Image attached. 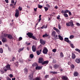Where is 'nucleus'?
<instances>
[{"instance_id":"nucleus-49","label":"nucleus","mask_w":80,"mask_h":80,"mask_svg":"<svg viewBox=\"0 0 80 80\" xmlns=\"http://www.w3.org/2000/svg\"><path fill=\"white\" fill-rule=\"evenodd\" d=\"M30 58H33V55L31 54L30 55Z\"/></svg>"},{"instance_id":"nucleus-42","label":"nucleus","mask_w":80,"mask_h":80,"mask_svg":"<svg viewBox=\"0 0 80 80\" xmlns=\"http://www.w3.org/2000/svg\"><path fill=\"white\" fill-rule=\"evenodd\" d=\"M36 38V37L35 36H33V35L32 36V39H34V40H36V39L35 38Z\"/></svg>"},{"instance_id":"nucleus-59","label":"nucleus","mask_w":80,"mask_h":80,"mask_svg":"<svg viewBox=\"0 0 80 80\" xmlns=\"http://www.w3.org/2000/svg\"><path fill=\"white\" fill-rule=\"evenodd\" d=\"M5 2L7 3H8V0H5Z\"/></svg>"},{"instance_id":"nucleus-41","label":"nucleus","mask_w":80,"mask_h":80,"mask_svg":"<svg viewBox=\"0 0 80 80\" xmlns=\"http://www.w3.org/2000/svg\"><path fill=\"white\" fill-rule=\"evenodd\" d=\"M49 75H46L45 76V78H49Z\"/></svg>"},{"instance_id":"nucleus-60","label":"nucleus","mask_w":80,"mask_h":80,"mask_svg":"<svg viewBox=\"0 0 80 80\" xmlns=\"http://www.w3.org/2000/svg\"><path fill=\"white\" fill-rule=\"evenodd\" d=\"M60 15L59 16H58L57 17V18L58 19V20H60Z\"/></svg>"},{"instance_id":"nucleus-57","label":"nucleus","mask_w":80,"mask_h":80,"mask_svg":"<svg viewBox=\"0 0 80 80\" xmlns=\"http://www.w3.org/2000/svg\"><path fill=\"white\" fill-rule=\"evenodd\" d=\"M14 0H12L11 1L12 3V4H13L14 3Z\"/></svg>"},{"instance_id":"nucleus-21","label":"nucleus","mask_w":80,"mask_h":80,"mask_svg":"<svg viewBox=\"0 0 80 80\" xmlns=\"http://www.w3.org/2000/svg\"><path fill=\"white\" fill-rule=\"evenodd\" d=\"M24 72L25 74H27L28 73V69L27 68L24 69Z\"/></svg>"},{"instance_id":"nucleus-6","label":"nucleus","mask_w":80,"mask_h":80,"mask_svg":"<svg viewBox=\"0 0 80 80\" xmlns=\"http://www.w3.org/2000/svg\"><path fill=\"white\" fill-rule=\"evenodd\" d=\"M33 74H34V72H32L30 73V74L29 76V77L31 80H32L33 78Z\"/></svg>"},{"instance_id":"nucleus-25","label":"nucleus","mask_w":80,"mask_h":80,"mask_svg":"<svg viewBox=\"0 0 80 80\" xmlns=\"http://www.w3.org/2000/svg\"><path fill=\"white\" fill-rule=\"evenodd\" d=\"M60 56L61 57L63 58V57H64V55H63V53L62 52H61L60 53Z\"/></svg>"},{"instance_id":"nucleus-46","label":"nucleus","mask_w":80,"mask_h":80,"mask_svg":"<svg viewBox=\"0 0 80 80\" xmlns=\"http://www.w3.org/2000/svg\"><path fill=\"white\" fill-rule=\"evenodd\" d=\"M69 12H70V11H69L68 10H65V13H68Z\"/></svg>"},{"instance_id":"nucleus-61","label":"nucleus","mask_w":80,"mask_h":80,"mask_svg":"<svg viewBox=\"0 0 80 80\" xmlns=\"http://www.w3.org/2000/svg\"><path fill=\"white\" fill-rule=\"evenodd\" d=\"M27 49L28 50V51H29V50H30V48H29V47H27Z\"/></svg>"},{"instance_id":"nucleus-52","label":"nucleus","mask_w":80,"mask_h":80,"mask_svg":"<svg viewBox=\"0 0 80 80\" xmlns=\"http://www.w3.org/2000/svg\"><path fill=\"white\" fill-rule=\"evenodd\" d=\"M76 24L77 25V26H80V23H79L78 22H77Z\"/></svg>"},{"instance_id":"nucleus-64","label":"nucleus","mask_w":80,"mask_h":80,"mask_svg":"<svg viewBox=\"0 0 80 80\" xmlns=\"http://www.w3.org/2000/svg\"><path fill=\"white\" fill-rule=\"evenodd\" d=\"M7 80H11V79L10 78H7Z\"/></svg>"},{"instance_id":"nucleus-14","label":"nucleus","mask_w":80,"mask_h":80,"mask_svg":"<svg viewBox=\"0 0 80 80\" xmlns=\"http://www.w3.org/2000/svg\"><path fill=\"white\" fill-rule=\"evenodd\" d=\"M43 66H37L36 68V70H41Z\"/></svg>"},{"instance_id":"nucleus-37","label":"nucleus","mask_w":80,"mask_h":80,"mask_svg":"<svg viewBox=\"0 0 80 80\" xmlns=\"http://www.w3.org/2000/svg\"><path fill=\"white\" fill-rule=\"evenodd\" d=\"M64 16L65 17H68V15L67 13L64 14Z\"/></svg>"},{"instance_id":"nucleus-48","label":"nucleus","mask_w":80,"mask_h":80,"mask_svg":"<svg viewBox=\"0 0 80 80\" xmlns=\"http://www.w3.org/2000/svg\"><path fill=\"white\" fill-rule=\"evenodd\" d=\"M54 37H55L56 39H58V38L57 37V35H56V36H54Z\"/></svg>"},{"instance_id":"nucleus-54","label":"nucleus","mask_w":80,"mask_h":80,"mask_svg":"<svg viewBox=\"0 0 80 80\" xmlns=\"http://www.w3.org/2000/svg\"><path fill=\"white\" fill-rule=\"evenodd\" d=\"M8 50L9 52H11V48H9V47H8Z\"/></svg>"},{"instance_id":"nucleus-34","label":"nucleus","mask_w":80,"mask_h":80,"mask_svg":"<svg viewBox=\"0 0 80 80\" xmlns=\"http://www.w3.org/2000/svg\"><path fill=\"white\" fill-rule=\"evenodd\" d=\"M18 9H19V11H22V8L20 6H19Z\"/></svg>"},{"instance_id":"nucleus-3","label":"nucleus","mask_w":80,"mask_h":80,"mask_svg":"<svg viewBox=\"0 0 80 80\" xmlns=\"http://www.w3.org/2000/svg\"><path fill=\"white\" fill-rule=\"evenodd\" d=\"M6 68L4 69L5 72H7V70H11V68H10V65L9 64H8L5 66Z\"/></svg>"},{"instance_id":"nucleus-36","label":"nucleus","mask_w":80,"mask_h":80,"mask_svg":"<svg viewBox=\"0 0 80 80\" xmlns=\"http://www.w3.org/2000/svg\"><path fill=\"white\" fill-rule=\"evenodd\" d=\"M46 7H47L48 8H50V6L48 4H47L46 5Z\"/></svg>"},{"instance_id":"nucleus-47","label":"nucleus","mask_w":80,"mask_h":80,"mask_svg":"<svg viewBox=\"0 0 80 80\" xmlns=\"http://www.w3.org/2000/svg\"><path fill=\"white\" fill-rule=\"evenodd\" d=\"M52 52H54V53H55L56 52V49H54L52 50Z\"/></svg>"},{"instance_id":"nucleus-28","label":"nucleus","mask_w":80,"mask_h":80,"mask_svg":"<svg viewBox=\"0 0 80 80\" xmlns=\"http://www.w3.org/2000/svg\"><path fill=\"white\" fill-rule=\"evenodd\" d=\"M38 8H42L43 7V6L40 4H38Z\"/></svg>"},{"instance_id":"nucleus-7","label":"nucleus","mask_w":80,"mask_h":80,"mask_svg":"<svg viewBox=\"0 0 80 80\" xmlns=\"http://www.w3.org/2000/svg\"><path fill=\"white\" fill-rule=\"evenodd\" d=\"M19 15V11H18L17 9H16V13L15 14V17H18Z\"/></svg>"},{"instance_id":"nucleus-2","label":"nucleus","mask_w":80,"mask_h":80,"mask_svg":"<svg viewBox=\"0 0 80 80\" xmlns=\"http://www.w3.org/2000/svg\"><path fill=\"white\" fill-rule=\"evenodd\" d=\"M66 25L67 27H70V26H71V27H73L74 24H73V21L72 20L71 21V22H67L66 23Z\"/></svg>"},{"instance_id":"nucleus-23","label":"nucleus","mask_w":80,"mask_h":80,"mask_svg":"<svg viewBox=\"0 0 80 80\" xmlns=\"http://www.w3.org/2000/svg\"><path fill=\"white\" fill-rule=\"evenodd\" d=\"M74 76H75L76 77H77V76H78V72H75L74 73Z\"/></svg>"},{"instance_id":"nucleus-45","label":"nucleus","mask_w":80,"mask_h":80,"mask_svg":"<svg viewBox=\"0 0 80 80\" xmlns=\"http://www.w3.org/2000/svg\"><path fill=\"white\" fill-rule=\"evenodd\" d=\"M71 68H72L73 69L75 68V66L73 65L72 64L71 66Z\"/></svg>"},{"instance_id":"nucleus-63","label":"nucleus","mask_w":80,"mask_h":80,"mask_svg":"<svg viewBox=\"0 0 80 80\" xmlns=\"http://www.w3.org/2000/svg\"><path fill=\"white\" fill-rule=\"evenodd\" d=\"M21 51H22V50L20 49H19L18 50V52H21Z\"/></svg>"},{"instance_id":"nucleus-38","label":"nucleus","mask_w":80,"mask_h":80,"mask_svg":"<svg viewBox=\"0 0 80 80\" xmlns=\"http://www.w3.org/2000/svg\"><path fill=\"white\" fill-rule=\"evenodd\" d=\"M61 13H65V10H62L61 11Z\"/></svg>"},{"instance_id":"nucleus-11","label":"nucleus","mask_w":80,"mask_h":80,"mask_svg":"<svg viewBox=\"0 0 80 80\" xmlns=\"http://www.w3.org/2000/svg\"><path fill=\"white\" fill-rule=\"evenodd\" d=\"M60 65L58 64H55L53 66V67L55 69H57L58 68H59Z\"/></svg>"},{"instance_id":"nucleus-9","label":"nucleus","mask_w":80,"mask_h":80,"mask_svg":"<svg viewBox=\"0 0 80 80\" xmlns=\"http://www.w3.org/2000/svg\"><path fill=\"white\" fill-rule=\"evenodd\" d=\"M40 42L41 44L43 45L45 44V41L43 39H41L40 40Z\"/></svg>"},{"instance_id":"nucleus-35","label":"nucleus","mask_w":80,"mask_h":80,"mask_svg":"<svg viewBox=\"0 0 80 80\" xmlns=\"http://www.w3.org/2000/svg\"><path fill=\"white\" fill-rule=\"evenodd\" d=\"M75 50H76V51H77V52H79V53H80V49H79L78 48H76V49H75Z\"/></svg>"},{"instance_id":"nucleus-26","label":"nucleus","mask_w":80,"mask_h":80,"mask_svg":"<svg viewBox=\"0 0 80 80\" xmlns=\"http://www.w3.org/2000/svg\"><path fill=\"white\" fill-rule=\"evenodd\" d=\"M41 17H42V15H40L39 16V19H38V22H40V20H42V18H41Z\"/></svg>"},{"instance_id":"nucleus-8","label":"nucleus","mask_w":80,"mask_h":80,"mask_svg":"<svg viewBox=\"0 0 80 80\" xmlns=\"http://www.w3.org/2000/svg\"><path fill=\"white\" fill-rule=\"evenodd\" d=\"M62 80H68V77H67L66 76H62Z\"/></svg>"},{"instance_id":"nucleus-53","label":"nucleus","mask_w":80,"mask_h":80,"mask_svg":"<svg viewBox=\"0 0 80 80\" xmlns=\"http://www.w3.org/2000/svg\"><path fill=\"white\" fill-rule=\"evenodd\" d=\"M34 12H37V8H34Z\"/></svg>"},{"instance_id":"nucleus-5","label":"nucleus","mask_w":80,"mask_h":80,"mask_svg":"<svg viewBox=\"0 0 80 80\" xmlns=\"http://www.w3.org/2000/svg\"><path fill=\"white\" fill-rule=\"evenodd\" d=\"M48 49L47 48L44 47V49H43L42 52L44 54H47V52H48Z\"/></svg>"},{"instance_id":"nucleus-12","label":"nucleus","mask_w":80,"mask_h":80,"mask_svg":"<svg viewBox=\"0 0 80 80\" xmlns=\"http://www.w3.org/2000/svg\"><path fill=\"white\" fill-rule=\"evenodd\" d=\"M32 49L33 52H35L36 51V47L35 46L33 45L32 47Z\"/></svg>"},{"instance_id":"nucleus-51","label":"nucleus","mask_w":80,"mask_h":80,"mask_svg":"<svg viewBox=\"0 0 80 80\" xmlns=\"http://www.w3.org/2000/svg\"><path fill=\"white\" fill-rule=\"evenodd\" d=\"M58 27H59V29L60 30V29H61V26H60V25L58 24Z\"/></svg>"},{"instance_id":"nucleus-24","label":"nucleus","mask_w":80,"mask_h":80,"mask_svg":"<svg viewBox=\"0 0 80 80\" xmlns=\"http://www.w3.org/2000/svg\"><path fill=\"white\" fill-rule=\"evenodd\" d=\"M50 73H52V74L55 75V74H57V72H56L51 71L50 72Z\"/></svg>"},{"instance_id":"nucleus-32","label":"nucleus","mask_w":80,"mask_h":80,"mask_svg":"<svg viewBox=\"0 0 80 80\" xmlns=\"http://www.w3.org/2000/svg\"><path fill=\"white\" fill-rule=\"evenodd\" d=\"M8 34L7 33H4L3 34V36L4 37H8Z\"/></svg>"},{"instance_id":"nucleus-40","label":"nucleus","mask_w":80,"mask_h":80,"mask_svg":"<svg viewBox=\"0 0 80 80\" xmlns=\"http://www.w3.org/2000/svg\"><path fill=\"white\" fill-rule=\"evenodd\" d=\"M52 62L53 63H55L57 62V61L55 59H54L52 61Z\"/></svg>"},{"instance_id":"nucleus-29","label":"nucleus","mask_w":80,"mask_h":80,"mask_svg":"<svg viewBox=\"0 0 80 80\" xmlns=\"http://www.w3.org/2000/svg\"><path fill=\"white\" fill-rule=\"evenodd\" d=\"M44 8L45 10V12H47L48 10V8L47 7H45Z\"/></svg>"},{"instance_id":"nucleus-15","label":"nucleus","mask_w":80,"mask_h":80,"mask_svg":"<svg viewBox=\"0 0 80 80\" xmlns=\"http://www.w3.org/2000/svg\"><path fill=\"white\" fill-rule=\"evenodd\" d=\"M75 62L77 63H80V58L79 59H76L75 60Z\"/></svg>"},{"instance_id":"nucleus-58","label":"nucleus","mask_w":80,"mask_h":80,"mask_svg":"<svg viewBox=\"0 0 80 80\" xmlns=\"http://www.w3.org/2000/svg\"><path fill=\"white\" fill-rule=\"evenodd\" d=\"M68 13L69 16H70V15H72V13H71V12L69 11Z\"/></svg>"},{"instance_id":"nucleus-55","label":"nucleus","mask_w":80,"mask_h":80,"mask_svg":"<svg viewBox=\"0 0 80 80\" xmlns=\"http://www.w3.org/2000/svg\"><path fill=\"white\" fill-rule=\"evenodd\" d=\"M35 80H40V79L38 78H35Z\"/></svg>"},{"instance_id":"nucleus-1","label":"nucleus","mask_w":80,"mask_h":80,"mask_svg":"<svg viewBox=\"0 0 80 80\" xmlns=\"http://www.w3.org/2000/svg\"><path fill=\"white\" fill-rule=\"evenodd\" d=\"M44 61V59L42 58H39L38 59L39 63H42V65L46 64L47 65L48 63V61Z\"/></svg>"},{"instance_id":"nucleus-44","label":"nucleus","mask_w":80,"mask_h":80,"mask_svg":"<svg viewBox=\"0 0 80 80\" xmlns=\"http://www.w3.org/2000/svg\"><path fill=\"white\" fill-rule=\"evenodd\" d=\"M41 28L42 29H43V28H46L45 27V26L43 25L42 27H41Z\"/></svg>"},{"instance_id":"nucleus-18","label":"nucleus","mask_w":80,"mask_h":80,"mask_svg":"<svg viewBox=\"0 0 80 80\" xmlns=\"http://www.w3.org/2000/svg\"><path fill=\"white\" fill-rule=\"evenodd\" d=\"M48 34H47V33H46L45 34H44L42 35V37L43 38H45V37H48Z\"/></svg>"},{"instance_id":"nucleus-16","label":"nucleus","mask_w":80,"mask_h":80,"mask_svg":"<svg viewBox=\"0 0 80 80\" xmlns=\"http://www.w3.org/2000/svg\"><path fill=\"white\" fill-rule=\"evenodd\" d=\"M7 37L9 39H12L13 38V37L11 34H8Z\"/></svg>"},{"instance_id":"nucleus-13","label":"nucleus","mask_w":80,"mask_h":80,"mask_svg":"<svg viewBox=\"0 0 80 80\" xmlns=\"http://www.w3.org/2000/svg\"><path fill=\"white\" fill-rule=\"evenodd\" d=\"M64 40L65 42H66L67 43H69L70 42V40L68 39V38H64Z\"/></svg>"},{"instance_id":"nucleus-50","label":"nucleus","mask_w":80,"mask_h":80,"mask_svg":"<svg viewBox=\"0 0 80 80\" xmlns=\"http://www.w3.org/2000/svg\"><path fill=\"white\" fill-rule=\"evenodd\" d=\"M9 77H10V78H12V77H13V75L12 74H10L9 75Z\"/></svg>"},{"instance_id":"nucleus-22","label":"nucleus","mask_w":80,"mask_h":80,"mask_svg":"<svg viewBox=\"0 0 80 80\" xmlns=\"http://www.w3.org/2000/svg\"><path fill=\"white\" fill-rule=\"evenodd\" d=\"M58 36V38L60 39V40H63V38L61 36V35H59Z\"/></svg>"},{"instance_id":"nucleus-33","label":"nucleus","mask_w":80,"mask_h":80,"mask_svg":"<svg viewBox=\"0 0 80 80\" xmlns=\"http://www.w3.org/2000/svg\"><path fill=\"white\" fill-rule=\"evenodd\" d=\"M3 52V49H2V48H0V52L1 53H2Z\"/></svg>"},{"instance_id":"nucleus-10","label":"nucleus","mask_w":80,"mask_h":80,"mask_svg":"<svg viewBox=\"0 0 80 80\" xmlns=\"http://www.w3.org/2000/svg\"><path fill=\"white\" fill-rule=\"evenodd\" d=\"M41 52H42L41 49L37 51H36V53L37 55H39L40 54H41Z\"/></svg>"},{"instance_id":"nucleus-19","label":"nucleus","mask_w":80,"mask_h":80,"mask_svg":"<svg viewBox=\"0 0 80 80\" xmlns=\"http://www.w3.org/2000/svg\"><path fill=\"white\" fill-rule=\"evenodd\" d=\"M2 42L3 43H4L5 42H7V40L6 38H3L2 39Z\"/></svg>"},{"instance_id":"nucleus-17","label":"nucleus","mask_w":80,"mask_h":80,"mask_svg":"<svg viewBox=\"0 0 80 80\" xmlns=\"http://www.w3.org/2000/svg\"><path fill=\"white\" fill-rule=\"evenodd\" d=\"M52 36H53V37H55V35H56V32L55 31H52L51 34Z\"/></svg>"},{"instance_id":"nucleus-30","label":"nucleus","mask_w":80,"mask_h":80,"mask_svg":"<svg viewBox=\"0 0 80 80\" xmlns=\"http://www.w3.org/2000/svg\"><path fill=\"white\" fill-rule=\"evenodd\" d=\"M37 65V64L36 63H33L32 64V67H36Z\"/></svg>"},{"instance_id":"nucleus-62","label":"nucleus","mask_w":80,"mask_h":80,"mask_svg":"<svg viewBox=\"0 0 80 80\" xmlns=\"http://www.w3.org/2000/svg\"><path fill=\"white\" fill-rule=\"evenodd\" d=\"M53 30H56L57 29V28H55V27H54L53 28Z\"/></svg>"},{"instance_id":"nucleus-20","label":"nucleus","mask_w":80,"mask_h":80,"mask_svg":"<svg viewBox=\"0 0 80 80\" xmlns=\"http://www.w3.org/2000/svg\"><path fill=\"white\" fill-rule=\"evenodd\" d=\"M72 59H75V54L73 53H72Z\"/></svg>"},{"instance_id":"nucleus-39","label":"nucleus","mask_w":80,"mask_h":80,"mask_svg":"<svg viewBox=\"0 0 80 80\" xmlns=\"http://www.w3.org/2000/svg\"><path fill=\"white\" fill-rule=\"evenodd\" d=\"M22 37H20L18 38V41H21L22 40Z\"/></svg>"},{"instance_id":"nucleus-56","label":"nucleus","mask_w":80,"mask_h":80,"mask_svg":"<svg viewBox=\"0 0 80 80\" xmlns=\"http://www.w3.org/2000/svg\"><path fill=\"white\" fill-rule=\"evenodd\" d=\"M56 31L57 32H60V30L58 29H56Z\"/></svg>"},{"instance_id":"nucleus-31","label":"nucleus","mask_w":80,"mask_h":80,"mask_svg":"<svg viewBox=\"0 0 80 80\" xmlns=\"http://www.w3.org/2000/svg\"><path fill=\"white\" fill-rule=\"evenodd\" d=\"M74 37V36L73 35H71L69 37V38L70 39H72Z\"/></svg>"},{"instance_id":"nucleus-43","label":"nucleus","mask_w":80,"mask_h":80,"mask_svg":"<svg viewBox=\"0 0 80 80\" xmlns=\"http://www.w3.org/2000/svg\"><path fill=\"white\" fill-rule=\"evenodd\" d=\"M26 44L27 45H30V43H28V42H26Z\"/></svg>"},{"instance_id":"nucleus-27","label":"nucleus","mask_w":80,"mask_h":80,"mask_svg":"<svg viewBox=\"0 0 80 80\" xmlns=\"http://www.w3.org/2000/svg\"><path fill=\"white\" fill-rule=\"evenodd\" d=\"M70 46H71L72 48H74V45H73V44L70 43Z\"/></svg>"},{"instance_id":"nucleus-4","label":"nucleus","mask_w":80,"mask_h":80,"mask_svg":"<svg viewBox=\"0 0 80 80\" xmlns=\"http://www.w3.org/2000/svg\"><path fill=\"white\" fill-rule=\"evenodd\" d=\"M33 35V34L32 32H28V33H27V35H28V37L30 38H32V36Z\"/></svg>"}]
</instances>
